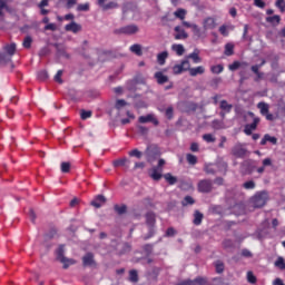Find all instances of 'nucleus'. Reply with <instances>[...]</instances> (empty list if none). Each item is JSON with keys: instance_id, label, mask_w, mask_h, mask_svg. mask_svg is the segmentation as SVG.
Instances as JSON below:
<instances>
[{"instance_id": "1", "label": "nucleus", "mask_w": 285, "mask_h": 285, "mask_svg": "<svg viewBox=\"0 0 285 285\" xmlns=\"http://www.w3.org/2000/svg\"><path fill=\"white\" fill-rule=\"evenodd\" d=\"M266 202H268V191L265 190L256 193L250 199L254 208H263L266 206Z\"/></svg>"}, {"instance_id": "2", "label": "nucleus", "mask_w": 285, "mask_h": 285, "mask_svg": "<svg viewBox=\"0 0 285 285\" xmlns=\"http://www.w3.org/2000/svg\"><path fill=\"white\" fill-rule=\"evenodd\" d=\"M145 155L147 157V161L149 164H153V161H155V159H157V157L161 155V151L159 150V147H157V145H149L145 151Z\"/></svg>"}, {"instance_id": "3", "label": "nucleus", "mask_w": 285, "mask_h": 285, "mask_svg": "<svg viewBox=\"0 0 285 285\" xmlns=\"http://www.w3.org/2000/svg\"><path fill=\"white\" fill-rule=\"evenodd\" d=\"M247 154H248V149H246V145L242 142H237L232 148V155H234V157H238V159H244V157H246Z\"/></svg>"}, {"instance_id": "4", "label": "nucleus", "mask_w": 285, "mask_h": 285, "mask_svg": "<svg viewBox=\"0 0 285 285\" xmlns=\"http://www.w3.org/2000/svg\"><path fill=\"white\" fill-rule=\"evenodd\" d=\"M137 32H139L137 24H128L115 30V35H137Z\"/></svg>"}, {"instance_id": "5", "label": "nucleus", "mask_w": 285, "mask_h": 285, "mask_svg": "<svg viewBox=\"0 0 285 285\" xmlns=\"http://www.w3.org/2000/svg\"><path fill=\"white\" fill-rule=\"evenodd\" d=\"M198 193H212L213 191V180L210 179H203L197 185Z\"/></svg>"}, {"instance_id": "6", "label": "nucleus", "mask_w": 285, "mask_h": 285, "mask_svg": "<svg viewBox=\"0 0 285 285\" xmlns=\"http://www.w3.org/2000/svg\"><path fill=\"white\" fill-rule=\"evenodd\" d=\"M188 70H190V61H188V59L183 60L179 65H175L173 67L174 75H181V72H186Z\"/></svg>"}, {"instance_id": "7", "label": "nucleus", "mask_w": 285, "mask_h": 285, "mask_svg": "<svg viewBox=\"0 0 285 285\" xmlns=\"http://www.w3.org/2000/svg\"><path fill=\"white\" fill-rule=\"evenodd\" d=\"M249 116L254 117V118H253V122L252 124H247L245 126V129H244L245 135H253V130H257V126H258V124L261 121L259 117H255V114L249 112Z\"/></svg>"}, {"instance_id": "8", "label": "nucleus", "mask_w": 285, "mask_h": 285, "mask_svg": "<svg viewBox=\"0 0 285 285\" xmlns=\"http://www.w3.org/2000/svg\"><path fill=\"white\" fill-rule=\"evenodd\" d=\"M146 224L149 226V235L145 237V239H150V236L154 234L153 228L156 224L155 213L149 212L146 214Z\"/></svg>"}, {"instance_id": "9", "label": "nucleus", "mask_w": 285, "mask_h": 285, "mask_svg": "<svg viewBox=\"0 0 285 285\" xmlns=\"http://www.w3.org/2000/svg\"><path fill=\"white\" fill-rule=\"evenodd\" d=\"M139 124H154V126H159V120L155 117V114H148L147 116H140L138 118Z\"/></svg>"}, {"instance_id": "10", "label": "nucleus", "mask_w": 285, "mask_h": 285, "mask_svg": "<svg viewBox=\"0 0 285 285\" xmlns=\"http://www.w3.org/2000/svg\"><path fill=\"white\" fill-rule=\"evenodd\" d=\"M203 28L205 32L207 30H215V28H217V20L213 17L205 18L203 21Z\"/></svg>"}, {"instance_id": "11", "label": "nucleus", "mask_w": 285, "mask_h": 285, "mask_svg": "<svg viewBox=\"0 0 285 285\" xmlns=\"http://www.w3.org/2000/svg\"><path fill=\"white\" fill-rule=\"evenodd\" d=\"M106 1H108V0H98V6H100V8H102V10H115V9L119 8V3L115 2V1L106 3Z\"/></svg>"}, {"instance_id": "12", "label": "nucleus", "mask_w": 285, "mask_h": 285, "mask_svg": "<svg viewBox=\"0 0 285 285\" xmlns=\"http://www.w3.org/2000/svg\"><path fill=\"white\" fill-rule=\"evenodd\" d=\"M161 173H164L163 168L153 167L149 170V177H151V179H154V181H159V179H161V177H163Z\"/></svg>"}, {"instance_id": "13", "label": "nucleus", "mask_w": 285, "mask_h": 285, "mask_svg": "<svg viewBox=\"0 0 285 285\" xmlns=\"http://www.w3.org/2000/svg\"><path fill=\"white\" fill-rule=\"evenodd\" d=\"M66 32H73V35H77V32H81V24L71 21L70 23L65 26Z\"/></svg>"}, {"instance_id": "14", "label": "nucleus", "mask_w": 285, "mask_h": 285, "mask_svg": "<svg viewBox=\"0 0 285 285\" xmlns=\"http://www.w3.org/2000/svg\"><path fill=\"white\" fill-rule=\"evenodd\" d=\"M187 71H189L190 77H197L198 75H204V72H206V67L198 66V67L190 68V65H189V69H187Z\"/></svg>"}, {"instance_id": "15", "label": "nucleus", "mask_w": 285, "mask_h": 285, "mask_svg": "<svg viewBox=\"0 0 285 285\" xmlns=\"http://www.w3.org/2000/svg\"><path fill=\"white\" fill-rule=\"evenodd\" d=\"M130 160H128V158H119L117 160H114L112 166L114 168H130Z\"/></svg>"}, {"instance_id": "16", "label": "nucleus", "mask_w": 285, "mask_h": 285, "mask_svg": "<svg viewBox=\"0 0 285 285\" xmlns=\"http://www.w3.org/2000/svg\"><path fill=\"white\" fill-rule=\"evenodd\" d=\"M272 144L273 146H277V137L271 136L268 134L264 135L261 140V146H266V144Z\"/></svg>"}, {"instance_id": "17", "label": "nucleus", "mask_w": 285, "mask_h": 285, "mask_svg": "<svg viewBox=\"0 0 285 285\" xmlns=\"http://www.w3.org/2000/svg\"><path fill=\"white\" fill-rule=\"evenodd\" d=\"M106 204V196L98 195L96 198L91 202V206L95 208H101Z\"/></svg>"}, {"instance_id": "18", "label": "nucleus", "mask_w": 285, "mask_h": 285, "mask_svg": "<svg viewBox=\"0 0 285 285\" xmlns=\"http://www.w3.org/2000/svg\"><path fill=\"white\" fill-rule=\"evenodd\" d=\"M175 32H177L175 35V39L177 41L181 40V39H188V33H186V30L181 29V27L177 26L175 27Z\"/></svg>"}, {"instance_id": "19", "label": "nucleus", "mask_w": 285, "mask_h": 285, "mask_svg": "<svg viewBox=\"0 0 285 285\" xmlns=\"http://www.w3.org/2000/svg\"><path fill=\"white\" fill-rule=\"evenodd\" d=\"M154 77L157 80V83H159V86H164V83H168V76L164 75V72L161 71H157Z\"/></svg>"}, {"instance_id": "20", "label": "nucleus", "mask_w": 285, "mask_h": 285, "mask_svg": "<svg viewBox=\"0 0 285 285\" xmlns=\"http://www.w3.org/2000/svg\"><path fill=\"white\" fill-rule=\"evenodd\" d=\"M83 266H92L95 264V255L92 253H88L82 257Z\"/></svg>"}, {"instance_id": "21", "label": "nucleus", "mask_w": 285, "mask_h": 285, "mask_svg": "<svg viewBox=\"0 0 285 285\" xmlns=\"http://www.w3.org/2000/svg\"><path fill=\"white\" fill-rule=\"evenodd\" d=\"M57 259L63 264V268H68V264H66V256H63V246H60L57 249Z\"/></svg>"}, {"instance_id": "22", "label": "nucleus", "mask_w": 285, "mask_h": 285, "mask_svg": "<svg viewBox=\"0 0 285 285\" xmlns=\"http://www.w3.org/2000/svg\"><path fill=\"white\" fill-rule=\"evenodd\" d=\"M204 220V214H202V212L199 210H195L194 213V225L195 226H202V222Z\"/></svg>"}, {"instance_id": "23", "label": "nucleus", "mask_w": 285, "mask_h": 285, "mask_svg": "<svg viewBox=\"0 0 285 285\" xmlns=\"http://www.w3.org/2000/svg\"><path fill=\"white\" fill-rule=\"evenodd\" d=\"M186 59H191L194 63H202V58L199 57V51L197 49L189 53Z\"/></svg>"}, {"instance_id": "24", "label": "nucleus", "mask_w": 285, "mask_h": 285, "mask_svg": "<svg viewBox=\"0 0 285 285\" xmlns=\"http://www.w3.org/2000/svg\"><path fill=\"white\" fill-rule=\"evenodd\" d=\"M166 59H168V51H163L157 55V61H158L159 66H165Z\"/></svg>"}, {"instance_id": "25", "label": "nucleus", "mask_w": 285, "mask_h": 285, "mask_svg": "<svg viewBox=\"0 0 285 285\" xmlns=\"http://www.w3.org/2000/svg\"><path fill=\"white\" fill-rule=\"evenodd\" d=\"M130 52L134 55H137V57H141L144 55V51H141V45L135 43L129 48Z\"/></svg>"}, {"instance_id": "26", "label": "nucleus", "mask_w": 285, "mask_h": 285, "mask_svg": "<svg viewBox=\"0 0 285 285\" xmlns=\"http://www.w3.org/2000/svg\"><path fill=\"white\" fill-rule=\"evenodd\" d=\"M4 50L9 55V57H12L14 52H17V43L12 42L10 45H6Z\"/></svg>"}, {"instance_id": "27", "label": "nucleus", "mask_w": 285, "mask_h": 285, "mask_svg": "<svg viewBox=\"0 0 285 285\" xmlns=\"http://www.w3.org/2000/svg\"><path fill=\"white\" fill-rule=\"evenodd\" d=\"M219 108H220V110H223L225 112H230L233 110V105L228 104V101H226V100H222L219 102Z\"/></svg>"}, {"instance_id": "28", "label": "nucleus", "mask_w": 285, "mask_h": 285, "mask_svg": "<svg viewBox=\"0 0 285 285\" xmlns=\"http://www.w3.org/2000/svg\"><path fill=\"white\" fill-rule=\"evenodd\" d=\"M267 23H271L272 26H279V21H282V17L279 16H271L266 18Z\"/></svg>"}, {"instance_id": "29", "label": "nucleus", "mask_w": 285, "mask_h": 285, "mask_svg": "<svg viewBox=\"0 0 285 285\" xmlns=\"http://www.w3.org/2000/svg\"><path fill=\"white\" fill-rule=\"evenodd\" d=\"M171 50H174L178 57H181L184 52H186L184 45H173Z\"/></svg>"}, {"instance_id": "30", "label": "nucleus", "mask_w": 285, "mask_h": 285, "mask_svg": "<svg viewBox=\"0 0 285 285\" xmlns=\"http://www.w3.org/2000/svg\"><path fill=\"white\" fill-rule=\"evenodd\" d=\"M212 127L214 130H224L226 128V125H224V120H213Z\"/></svg>"}, {"instance_id": "31", "label": "nucleus", "mask_w": 285, "mask_h": 285, "mask_svg": "<svg viewBox=\"0 0 285 285\" xmlns=\"http://www.w3.org/2000/svg\"><path fill=\"white\" fill-rule=\"evenodd\" d=\"M129 282L132 284H137V282H139V274L136 269L129 271Z\"/></svg>"}, {"instance_id": "32", "label": "nucleus", "mask_w": 285, "mask_h": 285, "mask_svg": "<svg viewBox=\"0 0 285 285\" xmlns=\"http://www.w3.org/2000/svg\"><path fill=\"white\" fill-rule=\"evenodd\" d=\"M257 108L258 110H261V115H263V117L268 112L269 110V106L266 102H258L257 104Z\"/></svg>"}, {"instance_id": "33", "label": "nucleus", "mask_w": 285, "mask_h": 285, "mask_svg": "<svg viewBox=\"0 0 285 285\" xmlns=\"http://www.w3.org/2000/svg\"><path fill=\"white\" fill-rule=\"evenodd\" d=\"M3 10L10 12V7L6 0H0V17H3Z\"/></svg>"}, {"instance_id": "34", "label": "nucleus", "mask_w": 285, "mask_h": 285, "mask_svg": "<svg viewBox=\"0 0 285 285\" xmlns=\"http://www.w3.org/2000/svg\"><path fill=\"white\" fill-rule=\"evenodd\" d=\"M235 50V46L233 43H227L225 46V55L226 57H233Z\"/></svg>"}, {"instance_id": "35", "label": "nucleus", "mask_w": 285, "mask_h": 285, "mask_svg": "<svg viewBox=\"0 0 285 285\" xmlns=\"http://www.w3.org/2000/svg\"><path fill=\"white\" fill-rule=\"evenodd\" d=\"M193 204H195V198H193V196H185L181 200V206H193Z\"/></svg>"}, {"instance_id": "36", "label": "nucleus", "mask_w": 285, "mask_h": 285, "mask_svg": "<svg viewBox=\"0 0 285 285\" xmlns=\"http://www.w3.org/2000/svg\"><path fill=\"white\" fill-rule=\"evenodd\" d=\"M204 170L207 175H215V173H217V169L215 168V165H213V164L205 165Z\"/></svg>"}, {"instance_id": "37", "label": "nucleus", "mask_w": 285, "mask_h": 285, "mask_svg": "<svg viewBox=\"0 0 285 285\" xmlns=\"http://www.w3.org/2000/svg\"><path fill=\"white\" fill-rule=\"evenodd\" d=\"M276 268H279V271H285V261L284 257H278L276 262L274 263Z\"/></svg>"}, {"instance_id": "38", "label": "nucleus", "mask_w": 285, "mask_h": 285, "mask_svg": "<svg viewBox=\"0 0 285 285\" xmlns=\"http://www.w3.org/2000/svg\"><path fill=\"white\" fill-rule=\"evenodd\" d=\"M23 48H26L27 50L32 48V37L30 36H26L22 42Z\"/></svg>"}, {"instance_id": "39", "label": "nucleus", "mask_w": 285, "mask_h": 285, "mask_svg": "<svg viewBox=\"0 0 285 285\" xmlns=\"http://www.w3.org/2000/svg\"><path fill=\"white\" fill-rule=\"evenodd\" d=\"M114 210H116L118 215H125L126 210H128V207L126 205H115Z\"/></svg>"}, {"instance_id": "40", "label": "nucleus", "mask_w": 285, "mask_h": 285, "mask_svg": "<svg viewBox=\"0 0 285 285\" xmlns=\"http://www.w3.org/2000/svg\"><path fill=\"white\" fill-rule=\"evenodd\" d=\"M174 16L177 19H180L181 21H184L186 19V11L184 9H178L174 12Z\"/></svg>"}, {"instance_id": "41", "label": "nucleus", "mask_w": 285, "mask_h": 285, "mask_svg": "<svg viewBox=\"0 0 285 285\" xmlns=\"http://www.w3.org/2000/svg\"><path fill=\"white\" fill-rule=\"evenodd\" d=\"M164 177L170 186H175V184H177V178L175 176H171L170 174H165Z\"/></svg>"}, {"instance_id": "42", "label": "nucleus", "mask_w": 285, "mask_h": 285, "mask_svg": "<svg viewBox=\"0 0 285 285\" xmlns=\"http://www.w3.org/2000/svg\"><path fill=\"white\" fill-rule=\"evenodd\" d=\"M191 32L195 35V37H198V39H202L203 33H202V29L199 28V26H197V24L191 26Z\"/></svg>"}, {"instance_id": "43", "label": "nucleus", "mask_w": 285, "mask_h": 285, "mask_svg": "<svg viewBox=\"0 0 285 285\" xmlns=\"http://www.w3.org/2000/svg\"><path fill=\"white\" fill-rule=\"evenodd\" d=\"M210 70H212V72H213L214 75H222V72H224V66H222V65H216V66H213V67L210 68Z\"/></svg>"}, {"instance_id": "44", "label": "nucleus", "mask_w": 285, "mask_h": 285, "mask_svg": "<svg viewBox=\"0 0 285 285\" xmlns=\"http://www.w3.org/2000/svg\"><path fill=\"white\" fill-rule=\"evenodd\" d=\"M255 186L256 184L254 180H248L243 184V188H245V190H255Z\"/></svg>"}, {"instance_id": "45", "label": "nucleus", "mask_w": 285, "mask_h": 285, "mask_svg": "<svg viewBox=\"0 0 285 285\" xmlns=\"http://www.w3.org/2000/svg\"><path fill=\"white\" fill-rule=\"evenodd\" d=\"M90 10V3H83V4H78L77 11L78 12H88Z\"/></svg>"}, {"instance_id": "46", "label": "nucleus", "mask_w": 285, "mask_h": 285, "mask_svg": "<svg viewBox=\"0 0 285 285\" xmlns=\"http://www.w3.org/2000/svg\"><path fill=\"white\" fill-rule=\"evenodd\" d=\"M48 77V71L46 70H41L37 73V78L39 79V81H46Z\"/></svg>"}, {"instance_id": "47", "label": "nucleus", "mask_w": 285, "mask_h": 285, "mask_svg": "<svg viewBox=\"0 0 285 285\" xmlns=\"http://www.w3.org/2000/svg\"><path fill=\"white\" fill-rule=\"evenodd\" d=\"M186 159L190 166H195V164H197V156L193 154H187Z\"/></svg>"}, {"instance_id": "48", "label": "nucleus", "mask_w": 285, "mask_h": 285, "mask_svg": "<svg viewBox=\"0 0 285 285\" xmlns=\"http://www.w3.org/2000/svg\"><path fill=\"white\" fill-rule=\"evenodd\" d=\"M203 139L204 141H206L207 144H215V136H213L212 134H205L203 135Z\"/></svg>"}, {"instance_id": "49", "label": "nucleus", "mask_w": 285, "mask_h": 285, "mask_svg": "<svg viewBox=\"0 0 285 285\" xmlns=\"http://www.w3.org/2000/svg\"><path fill=\"white\" fill-rule=\"evenodd\" d=\"M80 117L82 120L90 119V117H92V111L82 109L80 111Z\"/></svg>"}, {"instance_id": "50", "label": "nucleus", "mask_w": 285, "mask_h": 285, "mask_svg": "<svg viewBox=\"0 0 285 285\" xmlns=\"http://www.w3.org/2000/svg\"><path fill=\"white\" fill-rule=\"evenodd\" d=\"M216 273L222 274L224 273V262L217 261L215 263Z\"/></svg>"}, {"instance_id": "51", "label": "nucleus", "mask_w": 285, "mask_h": 285, "mask_svg": "<svg viewBox=\"0 0 285 285\" xmlns=\"http://www.w3.org/2000/svg\"><path fill=\"white\" fill-rule=\"evenodd\" d=\"M247 282L249 284H257V277H255V274H253V272H247Z\"/></svg>"}, {"instance_id": "52", "label": "nucleus", "mask_w": 285, "mask_h": 285, "mask_svg": "<svg viewBox=\"0 0 285 285\" xmlns=\"http://www.w3.org/2000/svg\"><path fill=\"white\" fill-rule=\"evenodd\" d=\"M61 77H63V70H58L53 79L57 83H63Z\"/></svg>"}, {"instance_id": "53", "label": "nucleus", "mask_w": 285, "mask_h": 285, "mask_svg": "<svg viewBox=\"0 0 285 285\" xmlns=\"http://www.w3.org/2000/svg\"><path fill=\"white\" fill-rule=\"evenodd\" d=\"M191 285H206V278L197 277L194 281H191Z\"/></svg>"}, {"instance_id": "54", "label": "nucleus", "mask_w": 285, "mask_h": 285, "mask_svg": "<svg viewBox=\"0 0 285 285\" xmlns=\"http://www.w3.org/2000/svg\"><path fill=\"white\" fill-rule=\"evenodd\" d=\"M141 151H139V149H134L131 151H129V157H136V159H141Z\"/></svg>"}, {"instance_id": "55", "label": "nucleus", "mask_w": 285, "mask_h": 285, "mask_svg": "<svg viewBox=\"0 0 285 285\" xmlns=\"http://www.w3.org/2000/svg\"><path fill=\"white\" fill-rule=\"evenodd\" d=\"M124 106H128V102H126V100L118 99L116 101V110H121V108H124Z\"/></svg>"}, {"instance_id": "56", "label": "nucleus", "mask_w": 285, "mask_h": 285, "mask_svg": "<svg viewBox=\"0 0 285 285\" xmlns=\"http://www.w3.org/2000/svg\"><path fill=\"white\" fill-rule=\"evenodd\" d=\"M218 32H220L223 37H228V26L226 24L220 26L218 29Z\"/></svg>"}, {"instance_id": "57", "label": "nucleus", "mask_w": 285, "mask_h": 285, "mask_svg": "<svg viewBox=\"0 0 285 285\" xmlns=\"http://www.w3.org/2000/svg\"><path fill=\"white\" fill-rule=\"evenodd\" d=\"M276 8L281 10V12H285V1L284 0H276L275 3Z\"/></svg>"}, {"instance_id": "58", "label": "nucleus", "mask_w": 285, "mask_h": 285, "mask_svg": "<svg viewBox=\"0 0 285 285\" xmlns=\"http://www.w3.org/2000/svg\"><path fill=\"white\" fill-rule=\"evenodd\" d=\"M238 68H242V62H239V61H234L228 67V69L232 70V71L238 70Z\"/></svg>"}, {"instance_id": "59", "label": "nucleus", "mask_w": 285, "mask_h": 285, "mask_svg": "<svg viewBox=\"0 0 285 285\" xmlns=\"http://www.w3.org/2000/svg\"><path fill=\"white\" fill-rule=\"evenodd\" d=\"M219 83H222V78H214V79H212L209 86L212 88H217L219 86Z\"/></svg>"}, {"instance_id": "60", "label": "nucleus", "mask_w": 285, "mask_h": 285, "mask_svg": "<svg viewBox=\"0 0 285 285\" xmlns=\"http://www.w3.org/2000/svg\"><path fill=\"white\" fill-rule=\"evenodd\" d=\"M61 173H70V163H61Z\"/></svg>"}, {"instance_id": "61", "label": "nucleus", "mask_w": 285, "mask_h": 285, "mask_svg": "<svg viewBox=\"0 0 285 285\" xmlns=\"http://www.w3.org/2000/svg\"><path fill=\"white\" fill-rule=\"evenodd\" d=\"M10 61V58L8 55L0 52V63H8Z\"/></svg>"}, {"instance_id": "62", "label": "nucleus", "mask_w": 285, "mask_h": 285, "mask_svg": "<svg viewBox=\"0 0 285 285\" xmlns=\"http://www.w3.org/2000/svg\"><path fill=\"white\" fill-rule=\"evenodd\" d=\"M142 249L145 250V253H147V255H150L153 253V245L146 244L142 246Z\"/></svg>"}, {"instance_id": "63", "label": "nucleus", "mask_w": 285, "mask_h": 285, "mask_svg": "<svg viewBox=\"0 0 285 285\" xmlns=\"http://www.w3.org/2000/svg\"><path fill=\"white\" fill-rule=\"evenodd\" d=\"M233 246H234V243L230 239H225L223 242V247L224 248H233Z\"/></svg>"}, {"instance_id": "64", "label": "nucleus", "mask_w": 285, "mask_h": 285, "mask_svg": "<svg viewBox=\"0 0 285 285\" xmlns=\"http://www.w3.org/2000/svg\"><path fill=\"white\" fill-rule=\"evenodd\" d=\"M165 115L167 117V119H171L173 118V115H174V109L173 107H168L165 111Z\"/></svg>"}]
</instances>
